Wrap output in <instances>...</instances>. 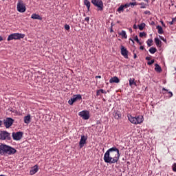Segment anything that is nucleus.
Segmentation results:
<instances>
[{"label":"nucleus","instance_id":"b1692460","mask_svg":"<svg viewBox=\"0 0 176 176\" xmlns=\"http://www.w3.org/2000/svg\"><path fill=\"white\" fill-rule=\"evenodd\" d=\"M119 35L122 36V38H124V39H127V34H126V31L122 30Z\"/></svg>","mask_w":176,"mask_h":176},{"label":"nucleus","instance_id":"4be33fe9","mask_svg":"<svg viewBox=\"0 0 176 176\" xmlns=\"http://www.w3.org/2000/svg\"><path fill=\"white\" fill-rule=\"evenodd\" d=\"M84 5L87 6L88 12H90V1L89 0H84Z\"/></svg>","mask_w":176,"mask_h":176},{"label":"nucleus","instance_id":"f3484780","mask_svg":"<svg viewBox=\"0 0 176 176\" xmlns=\"http://www.w3.org/2000/svg\"><path fill=\"white\" fill-rule=\"evenodd\" d=\"M119 82H120V80L116 76H114L109 80V83H119Z\"/></svg>","mask_w":176,"mask_h":176},{"label":"nucleus","instance_id":"c9c22d12","mask_svg":"<svg viewBox=\"0 0 176 176\" xmlns=\"http://www.w3.org/2000/svg\"><path fill=\"white\" fill-rule=\"evenodd\" d=\"M173 171L176 172V163L173 165Z\"/></svg>","mask_w":176,"mask_h":176},{"label":"nucleus","instance_id":"a878e982","mask_svg":"<svg viewBox=\"0 0 176 176\" xmlns=\"http://www.w3.org/2000/svg\"><path fill=\"white\" fill-rule=\"evenodd\" d=\"M145 23H142L140 25H138L139 27V30L140 31H142V30H144V28H145Z\"/></svg>","mask_w":176,"mask_h":176},{"label":"nucleus","instance_id":"4c0bfd02","mask_svg":"<svg viewBox=\"0 0 176 176\" xmlns=\"http://www.w3.org/2000/svg\"><path fill=\"white\" fill-rule=\"evenodd\" d=\"M124 8H130V3H126L125 5L122 6Z\"/></svg>","mask_w":176,"mask_h":176},{"label":"nucleus","instance_id":"ddd939ff","mask_svg":"<svg viewBox=\"0 0 176 176\" xmlns=\"http://www.w3.org/2000/svg\"><path fill=\"white\" fill-rule=\"evenodd\" d=\"M121 54L124 58H129V51L124 46H121Z\"/></svg>","mask_w":176,"mask_h":176},{"label":"nucleus","instance_id":"4d7b16f0","mask_svg":"<svg viewBox=\"0 0 176 176\" xmlns=\"http://www.w3.org/2000/svg\"><path fill=\"white\" fill-rule=\"evenodd\" d=\"M2 123H3L2 120H0V126H2Z\"/></svg>","mask_w":176,"mask_h":176},{"label":"nucleus","instance_id":"3c124183","mask_svg":"<svg viewBox=\"0 0 176 176\" xmlns=\"http://www.w3.org/2000/svg\"><path fill=\"white\" fill-rule=\"evenodd\" d=\"M110 32H113V29H112V28L110 29Z\"/></svg>","mask_w":176,"mask_h":176},{"label":"nucleus","instance_id":"473e14b6","mask_svg":"<svg viewBox=\"0 0 176 176\" xmlns=\"http://www.w3.org/2000/svg\"><path fill=\"white\" fill-rule=\"evenodd\" d=\"M153 63H155L154 59L151 60V61L147 62V64H148V65H152V64H153Z\"/></svg>","mask_w":176,"mask_h":176},{"label":"nucleus","instance_id":"6e6552de","mask_svg":"<svg viewBox=\"0 0 176 176\" xmlns=\"http://www.w3.org/2000/svg\"><path fill=\"white\" fill-rule=\"evenodd\" d=\"M82 100V95L80 94H77V95H74L73 97L69 100L68 104L69 105H74V102H76V101H80Z\"/></svg>","mask_w":176,"mask_h":176},{"label":"nucleus","instance_id":"412c9836","mask_svg":"<svg viewBox=\"0 0 176 176\" xmlns=\"http://www.w3.org/2000/svg\"><path fill=\"white\" fill-rule=\"evenodd\" d=\"M155 71L160 74V72H162V67H160L157 63L155 65Z\"/></svg>","mask_w":176,"mask_h":176},{"label":"nucleus","instance_id":"49530a36","mask_svg":"<svg viewBox=\"0 0 176 176\" xmlns=\"http://www.w3.org/2000/svg\"><path fill=\"white\" fill-rule=\"evenodd\" d=\"M96 79H97V78L101 79V76H96Z\"/></svg>","mask_w":176,"mask_h":176},{"label":"nucleus","instance_id":"ea45409f","mask_svg":"<svg viewBox=\"0 0 176 176\" xmlns=\"http://www.w3.org/2000/svg\"><path fill=\"white\" fill-rule=\"evenodd\" d=\"M144 14H148V16L151 15V11H144Z\"/></svg>","mask_w":176,"mask_h":176},{"label":"nucleus","instance_id":"9b49d317","mask_svg":"<svg viewBox=\"0 0 176 176\" xmlns=\"http://www.w3.org/2000/svg\"><path fill=\"white\" fill-rule=\"evenodd\" d=\"M78 115L80 116V118H82V119H84V120H88V119L90 118L89 111H82L78 113Z\"/></svg>","mask_w":176,"mask_h":176},{"label":"nucleus","instance_id":"603ef678","mask_svg":"<svg viewBox=\"0 0 176 176\" xmlns=\"http://www.w3.org/2000/svg\"><path fill=\"white\" fill-rule=\"evenodd\" d=\"M160 38H161L162 41H164V42H166V40L164 39V38L160 37Z\"/></svg>","mask_w":176,"mask_h":176},{"label":"nucleus","instance_id":"dca6fc26","mask_svg":"<svg viewBox=\"0 0 176 176\" xmlns=\"http://www.w3.org/2000/svg\"><path fill=\"white\" fill-rule=\"evenodd\" d=\"M23 120H24V123H25L26 124H30V123H31V116L28 115L25 116L23 118Z\"/></svg>","mask_w":176,"mask_h":176},{"label":"nucleus","instance_id":"cd10ccee","mask_svg":"<svg viewBox=\"0 0 176 176\" xmlns=\"http://www.w3.org/2000/svg\"><path fill=\"white\" fill-rule=\"evenodd\" d=\"M146 43L148 47H151V46H152V43H153V40L148 39Z\"/></svg>","mask_w":176,"mask_h":176},{"label":"nucleus","instance_id":"bf43d9fd","mask_svg":"<svg viewBox=\"0 0 176 176\" xmlns=\"http://www.w3.org/2000/svg\"><path fill=\"white\" fill-rule=\"evenodd\" d=\"M161 23L162 24V25H164V22L161 21Z\"/></svg>","mask_w":176,"mask_h":176},{"label":"nucleus","instance_id":"f704fd0d","mask_svg":"<svg viewBox=\"0 0 176 176\" xmlns=\"http://www.w3.org/2000/svg\"><path fill=\"white\" fill-rule=\"evenodd\" d=\"M99 91H100V93L102 94H107V91L102 89H99Z\"/></svg>","mask_w":176,"mask_h":176},{"label":"nucleus","instance_id":"f257e3e1","mask_svg":"<svg viewBox=\"0 0 176 176\" xmlns=\"http://www.w3.org/2000/svg\"><path fill=\"white\" fill-rule=\"evenodd\" d=\"M120 157V153L119 152V149L116 146H113L106 151L103 159L105 163L115 164V163L119 162Z\"/></svg>","mask_w":176,"mask_h":176},{"label":"nucleus","instance_id":"f8f14e48","mask_svg":"<svg viewBox=\"0 0 176 176\" xmlns=\"http://www.w3.org/2000/svg\"><path fill=\"white\" fill-rule=\"evenodd\" d=\"M87 135H81V138L79 142V147L80 148H83L85 146V144H87Z\"/></svg>","mask_w":176,"mask_h":176},{"label":"nucleus","instance_id":"5701e85b","mask_svg":"<svg viewBox=\"0 0 176 176\" xmlns=\"http://www.w3.org/2000/svg\"><path fill=\"white\" fill-rule=\"evenodd\" d=\"M148 52H149L151 54H155V53L157 52V49H156V47H151L148 50Z\"/></svg>","mask_w":176,"mask_h":176},{"label":"nucleus","instance_id":"c85d7f7f","mask_svg":"<svg viewBox=\"0 0 176 176\" xmlns=\"http://www.w3.org/2000/svg\"><path fill=\"white\" fill-rule=\"evenodd\" d=\"M134 41H135L137 42V43H138L139 45H142V43H141L140 41V40L138 39V36H135Z\"/></svg>","mask_w":176,"mask_h":176},{"label":"nucleus","instance_id":"1a4fd4ad","mask_svg":"<svg viewBox=\"0 0 176 176\" xmlns=\"http://www.w3.org/2000/svg\"><path fill=\"white\" fill-rule=\"evenodd\" d=\"M23 133L22 131L19 132H13L12 133V137L14 141H20L21 138H23Z\"/></svg>","mask_w":176,"mask_h":176},{"label":"nucleus","instance_id":"09e8293b","mask_svg":"<svg viewBox=\"0 0 176 176\" xmlns=\"http://www.w3.org/2000/svg\"><path fill=\"white\" fill-rule=\"evenodd\" d=\"M2 41H3V38H2V37L0 36V42H2Z\"/></svg>","mask_w":176,"mask_h":176},{"label":"nucleus","instance_id":"0eeeda50","mask_svg":"<svg viewBox=\"0 0 176 176\" xmlns=\"http://www.w3.org/2000/svg\"><path fill=\"white\" fill-rule=\"evenodd\" d=\"M16 9L20 13H24V12H25L27 8H25V5H24L22 0L18 1Z\"/></svg>","mask_w":176,"mask_h":176},{"label":"nucleus","instance_id":"e433bc0d","mask_svg":"<svg viewBox=\"0 0 176 176\" xmlns=\"http://www.w3.org/2000/svg\"><path fill=\"white\" fill-rule=\"evenodd\" d=\"M96 96H101V91H100V89L97 90Z\"/></svg>","mask_w":176,"mask_h":176},{"label":"nucleus","instance_id":"de8ad7c7","mask_svg":"<svg viewBox=\"0 0 176 176\" xmlns=\"http://www.w3.org/2000/svg\"><path fill=\"white\" fill-rule=\"evenodd\" d=\"M174 23V21H170V22H169V24L170 25H173V24Z\"/></svg>","mask_w":176,"mask_h":176},{"label":"nucleus","instance_id":"a18cd8bd","mask_svg":"<svg viewBox=\"0 0 176 176\" xmlns=\"http://www.w3.org/2000/svg\"><path fill=\"white\" fill-rule=\"evenodd\" d=\"M137 58V54L133 53V58Z\"/></svg>","mask_w":176,"mask_h":176},{"label":"nucleus","instance_id":"6e6d98bb","mask_svg":"<svg viewBox=\"0 0 176 176\" xmlns=\"http://www.w3.org/2000/svg\"><path fill=\"white\" fill-rule=\"evenodd\" d=\"M133 28L135 30L137 28V25H134Z\"/></svg>","mask_w":176,"mask_h":176},{"label":"nucleus","instance_id":"6ab92c4d","mask_svg":"<svg viewBox=\"0 0 176 176\" xmlns=\"http://www.w3.org/2000/svg\"><path fill=\"white\" fill-rule=\"evenodd\" d=\"M31 18L33 19V20H42V17L37 14H32Z\"/></svg>","mask_w":176,"mask_h":176},{"label":"nucleus","instance_id":"9d476101","mask_svg":"<svg viewBox=\"0 0 176 176\" xmlns=\"http://www.w3.org/2000/svg\"><path fill=\"white\" fill-rule=\"evenodd\" d=\"M4 126L6 129H9L14 123V120L12 118H7L3 120Z\"/></svg>","mask_w":176,"mask_h":176},{"label":"nucleus","instance_id":"aec40b11","mask_svg":"<svg viewBox=\"0 0 176 176\" xmlns=\"http://www.w3.org/2000/svg\"><path fill=\"white\" fill-rule=\"evenodd\" d=\"M155 43L156 44V46H157V47H162V41L159 39V38L157 37L155 38Z\"/></svg>","mask_w":176,"mask_h":176},{"label":"nucleus","instance_id":"864d4df0","mask_svg":"<svg viewBox=\"0 0 176 176\" xmlns=\"http://www.w3.org/2000/svg\"><path fill=\"white\" fill-rule=\"evenodd\" d=\"M129 41H131V42H133V43H134V40H133L132 38H129Z\"/></svg>","mask_w":176,"mask_h":176},{"label":"nucleus","instance_id":"2f4dec72","mask_svg":"<svg viewBox=\"0 0 176 176\" xmlns=\"http://www.w3.org/2000/svg\"><path fill=\"white\" fill-rule=\"evenodd\" d=\"M129 5L131 7L134 8V6H136L137 2H132V3L131 2L129 3Z\"/></svg>","mask_w":176,"mask_h":176},{"label":"nucleus","instance_id":"39448f33","mask_svg":"<svg viewBox=\"0 0 176 176\" xmlns=\"http://www.w3.org/2000/svg\"><path fill=\"white\" fill-rule=\"evenodd\" d=\"M25 36V34L21 33H12L10 34L7 38V41H13L17 39H23Z\"/></svg>","mask_w":176,"mask_h":176},{"label":"nucleus","instance_id":"5fc2aeb1","mask_svg":"<svg viewBox=\"0 0 176 176\" xmlns=\"http://www.w3.org/2000/svg\"><path fill=\"white\" fill-rule=\"evenodd\" d=\"M113 27V23H111V28H112Z\"/></svg>","mask_w":176,"mask_h":176},{"label":"nucleus","instance_id":"f03ea898","mask_svg":"<svg viewBox=\"0 0 176 176\" xmlns=\"http://www.w3.org/2000/svg\"><path fill=\"white\" fill-rule=\"evenodd\" d=\"M16 152H17V150L10 146L5 144H0V155L1 156H5V155H14Z\"/></svg>","mask_w":176,"mask_h":176},{"label":"nucleus","instance_id":"2eb2a0df","mask_svg":"<svg viewBox=\"0 0 176 176\" xmlns=\"http://www.w3.org/2000/svg\"><path fill=\"white\" fill-rule=\"evenodd\" d=\"M39 170V168H38V165H35L30 171V175H34V174H36Z\"/></svg>","mask_w":176,"mask_h":176},{"label":"nucleus","instance_id":"37998d69","mask_svg":"<svg viewBox=\"0 0 176 176\" xmlns=\"http://www.w3.org/2000/svg\"><path fill=\"white\" fill-rule=\"evenodd\" d=\"M144 46L141 45V46L140 47V50H144Z\"/></svg>","mask_w":176,"mask_h":176},{"label":"nucleus","instance_id":"58836bf2","mask_svg":"<svg viewBox=\"0 0 176 176\" xmlns=\"http://www.w3.org/2000/svg\"><path fill=\"white\" fill-rule=\"evenodd\" d=\"M89 21H90V17H89V16H87V17L85 19V21H87V23H89Z\"/></svg>","mask_w":176,"mask_h":176},{"label":"nucleus","instance_id":"8fccbe9b","mask_svg":"<svg viewBox=\"0 0 176 176\" xmlns=\"http://www.w3.org/2000/svg\"><path fill=\"white\" fill-rule=\"evenodd\" d=\"M172 21L174 22V21H176V18H173L172 19Z\"/></svg>","mask_w":176,"mask_h":176},{"label":"nucleus","instance_id":"13d9d810","mask_svg":"<svg viewBox=\"0 0 176 176\" xmlns=\"http://www.w3.org/2000/svg\"><path fill=\"white\" fill-rule=\"evenodd\" d=\"M154 24H155V22H154V21H152V22H151V25H154Z\"/></svg>","mask_w":176,"mask_h":176},{"label":"nucleus","instance_id":"c03bdc74","mask_svg":"<svg viewBox=\"0 0 176 176\" xmlns=\"http://www.w3.org/2000/svg\"><path fill=\"white\" fill-rule=\"evenodd\" d=\"M146 60H147V61H149V60H151V57L146 56Z\"/></svg>","mask_w":176,"mask_h":176},{"label":"nucleus","instance_id":"79ce46f5","mask_svg":"<svg viewBox=\"0 0 176 176\" xmlns=\"http://www.w3.org/2000/svg\"><path fill=\"white\" fill-rule=\"evenodd\" d=\"M162 91H168V89H167L163 87V88H162Z\"/></svg>","mask_w":176,"mask_h":176},{"label":"nucleus","instance_id":"4468645a","mask_svg":"<svg viewBox=\"0 0 176 176\" xmlns=\"http://www.w3.org/2000/svg\"><path fill=\"white\" fill-rule=\"evenodd\" d=\"M113 116L115 119L119 120V119H122V113L119 110L114 111L113 113Z\"/></svg>","mask_w":176,"mask_h":176},{"label":"nucleus","instance_id":"a19ab883","mask_svg":"<svg viewBox=\"0 0 176 176\" xmlns=\"http://www.w3.org/2000/svg\"><path fill=\"white\" fill-rule=\"evenodd\" d=\"M168 94H169L170 98L173 97V92L168 91Z\"/></svg>","mask_w":176,"mask_h":176},{"label":"nucleus","instance_id":"7ed1b4c3","mask_svg":"<svg viewBox=\"0 0 176 176\" xmlns=\"http://www.w3.org/2000/svg\"><path fill=\"white\" fill-rule=\"evenodd\" d=\"M128 119L133 124H140L144 122V117L142 116L133 117L131 115H129L128 116Z\"/></svg>","mask_w":176,"mask_h":176},{"label":"nucleus","instance_id":"c756f323","mask_svg":"<svg viewBox=\"0 0 176 176\" xmlns=\"http://www.w3.org/2000/svg\"><path fill=\"white\" fill-rule=\"evenodd\" d=\"M140 5L141 6L140 9H145V8H146V4L144 3H140Z\"/></svg>","mask_w":176,"mask_h":176},{"label":"nucleus","instance_id":"7c9ffc66","mask_svg":"<svg viewBox=\"0 0 176 176\" xmlns=\"http://www.w3.org/2000/svg\"><path fill=\"white\" fill-rule=\"evenodd\" d=\"M139 36L140 38H143V36H146V33H145L144 32H140V34H139Z\"/></svg>","mask_w":176,"mask_h":176},{"label":"nucleus","instance_id":"72a5a7b5","mask_svg":"<svg viewBox=\"0 0 176 176\" xmlns=\"http://www.w3.org/2000/svg\"><path fill=\"white\" fill-rule=\"evenodd\" d=\"M69 25H68V24H65V29L66 30V31H68V30H69Z\"/></svg>","mask_w":176,"mask_h":176},{"label":"nucleus","instance_id":"bb28decb","mask_svg":"<svg viewBox=\"0 0 176 176\" xmlns=\"http://www.w3.org/2000/svg\"><path fill=\"white\" fill-rule=\"evenodd\" d=\"M124 10V6H123V5L120 6L117 11L119 12V13H120V12H123Z\"/></svg>","mask_w":176,"mask_h":176},{"label":"nucleus","instance_id":"20e7f679","mask_svg":"<svg viewBox=\"0 0 176 176\" xmlns=\"http://www.w3.org/2000/svg\"><path fill=\"white\" fill-rule=\"evenodd\" d=\"M91 2L98 8V12H102L104 10V3L102 0H91Z\"/></svg>","mask_w":176,"mask_h":176},{"label":"nucleus","instance_id":"a211bd4d","mask_svg":"<svg viewBox=\"0 0 176 176\" xmlns=\"http://www.w3.org/2000/svg\"><path fill=\"white\" fill-rule=\"evenodd\" d=\"M129 86L133 87V86H137V82H135V79L134 78L129 79Z\"/></svg>","mask_w":176,"mask_h":176},{"label":"nucleus","instance_id":"393cba45","mask_svg":"<svg viewBox=\"0 0 176 176\" xmlns=\"http://www.w3.org/2000/svg\"><path fill=\"white\" fill-rule=\"evenodd\" d=\"M156 28L157 30H158V34H162L164 33V31H163V28H162V26L157 25Z\"/></svg>","mask_w":176,"mask_h":176},{"label":"nucleus","instance_id":"423d86ee","mask_svg":"<svg viewBox=\"0 0 176 176\" xmlns=\"http://www.w3.org/2000/svg\"><path fill=\"white\" fill-rule=\"evenodd\" d=\"M0 140H8V141H10V140H12L10 133L6 131H0Z\"/></svg>","mask_w":176,"mask_h":176}]
</instances>
